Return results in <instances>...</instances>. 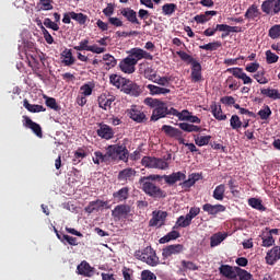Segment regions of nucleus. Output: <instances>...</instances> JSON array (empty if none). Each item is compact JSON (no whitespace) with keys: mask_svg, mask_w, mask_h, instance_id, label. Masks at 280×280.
Segmentation results:
<instances>
[{"mask_svg":"<svg viewBox=\"0 0 280 280\" xmlns=\"http://www.w3.org/2000/svg\"><path fill=\"white\" fill-rule=\"evenodd\" d=\"M121 91H124L126 95H131L132 97H139V95H141V88L129 79H127Z\"/></svg>","mask_w":280,"mask_h":280,"instance_id":"dca6fc26","label":"nucleus"},{"mask_svg":"<svg viewBox=\"0 0 280 280\" xmlns=\"http://www.w3.org/2000/svg\"><path fill=\"white\" fill-rule=\"evenodd\" d=\"M279 36H280V24H276L270 27L269 37L275 40V39L279 38Z\"/></svg>","mask_w":280,"mask_h":280,"instance_id":"69168bd1","label":"nucleus"},{"mask_svg":"<svg viewBox=\"0 0 280 280\" xmlns=\"http://www.w3.org/2000/svg\"><path fill=\"white\" fill-rule=\"evenodd\" d=\"M202 211H205V213H208V215H212L213 218H215V215H218L219 213H224V211H226V207L222 203H205L202 206Z\"/></svg>","mask_w":280,"mask_h":280,"instance_id":"ddd939ff","label":"nucleus"},{"mask_svg":"<svg viewBox=\"0 0 280 280\" xmlns=\"http://www.w3.org/2000/svg\"><path fill=\"white\" fill-rule=\"evenodd\" d=\"M254 80H256L258 84H268V79L265 78L264 71H258L256 74H254Z\"/></svg>","mask_w":280,"mask_h":280,"instance_id":"338daca9","label":"nucleus"},{"mask_svg":"<svg viewBox=\"0 0 280 280\" xmlns=\"http://www.w3.org/2000/svg\"><path fill=\"white\" fill-rule=\"evenodd\" d=\"M128 156H130V152L126 145L112 144L107 147L105 154L102 153V151H95L92 161L95 165H100V163H110V161H117V159L128 163Z\"/></svg>","mask_w":280,"mask_h":280,"instance_id":"f257e3e1","label":"nucleus"},{"mask_svg":"<svg viewBox=\"0 0 280 280\" xmlns=\"http://www.w3.org/2000/svg\"><path fill=\"white\" fill-rule=\"evenodd\" d=\"M178 127L180 130H184V132H201L202 127L194 125V124H188V122H179Z\"/></svg>","mask_w":280,"mask_h":280,"instance_id":"ea45409f","label":"nucleus"},{"mask_svg":"<svg viewBox=\"0 0 280 280\" xmlns=\"http://www.w3.org/2000/svg\"><path fill=\"white\" fill-rule=\"evenodd\" d=\"M141 165L149 170H167L170 167L167 161L154 156H143L141 160Z\"/></svg>","mask_w":280,"mask_h":280,"instance_id":"20e7f679","label":"nucleus"},{"mask_svg":"<svg viewBox=\"0 0 280 280\" xmlns=\"http://www.w3.org/2000/svg\"><path fill=\"white\" fill-rule=\"evenodd\" d=\"M130 196V188L122 187L118 191L113 192L114 200L118 202H124Z\"/></svg>","mask_w":280,"mask_h":280,"instance_id":"7c9ffc66","label":"nucleus"},{"mask_svg":"<svg viewBox=\"0 0 280 280\" xmlns=\"http://www.w3.org/2000/svg\"><path fill=\"white\" fill-rule=\"evenodd\" d=\"M98 129L96 130V133L101 139H105L106 141H109V139H113L115 137V131L113 130V127L106 125V124H100Z\"/></svg>","mask_w":280,"mask_h":280,"instance_id":"6ab92c4d","label":"nucleus"},{"mask_svg":"<svg viewBox=\"0 0 280 280\" xmlns=\"http://www.w3.org/2000/svg\"><path fill=\"white\" fill-rule=\"evenodd\" d=\"M176 54L180 58V60H183V62H187V65H192L197 61L194 57H191V55L187 54L186 51L178 50L176 51Z\"/></svg>","mask_w":280,"mask_h":280,"instance_id":"3c124183","label":"nucleus"},{"mask_svg":"<svg viewBox=\"0 0 280 280\" xmlns=\"http://www.w3.org/2000/svg\"><path fill=\"white\" fill-rule=\"evenodd\" d=\"M104 207H108V201L96 199L94 201H90L89 205L84 208L85 213H94V211H100V209H104Z\"/></svg>","mask_w":280,"mask_h":280,"instance_id":"5701e85b","label":"nucleus"},{"mask_svg":"<svg viewBox=\"0 0 280 280\" xmlns=\"http://www.w3.org/2000/svg\"><path fill=\"white\" fill-rule=\"evenodd\" d=\"M128 79L122 78L121 75L118 74H112L109 75V82L113 84V86H116V89H124L126 82Z\"/></svg>","mask_w":280,"mask_h":280,"instance_id":"72a5a7b5","label":"nucleus"},{"mask_svg":"<svg viewBox=\"0 0 280 280\" xmlns=\"http://www.w3.org/2000/svg\"><path fill=\"white\" fill-rule=\"evenodd\" d=\"M128 56L133 58V60H136V65H138L139 60H154V56H152V54L143 50L142 48L136 47V48H131L128 51Z\"/></svg>","mask_w":280,"mask_h":280,"instance_id":"423d86ee","label":"nucleus"},{"mask_svg":"<svg viewBox=\"0 0 280 280\" xmlns=\"http://www.w3.org/2000/svg\"><path fill=\"white\" fill-rule=\"evenodd\" d=\"M270 115H272V110L268 105L264 106V108L258 112V116L262 120L270 119Z\"/></svg>","mask_w":280,"mask_h":280,"instance_id":"052dcab7","label":"nucleus"},{"mask_svg":"<svg viewBox=\"0 0 280 280\" xmlns=\"http://www.w3.org/2000/svg\"><path fill=\"white\" fill-rule=\"evenodd\" d=\"M61 58H63L61 62L65 67H71L72 65H75V57H73V52L71 51V49L66 48L61 52Z\"/></svg>","mask_w":280,"mask_h":280,"instance_id":"c756f323","label":"nucleus"},{"mask_svg":"<svg viewBox=\"0 0 280 280\" xmlns=\"http://www.w3.org/2000/svg\"><path fill=\"white\" fill-rule=\"evenodd\" d=\"M185 250V246L183 244L168 245L162 249V257L164 259H168L173 255H180Z\"/></svg>","mask_w":280,"mask_h":280,"instance_id":"4468645a","label":"nucleus"},{"mask_svg":"<svg viewBox=\"0 0 280 280\" xmlns=\"http://www.w3.org/2000/svg\"><path fill=\"white\" fill-rule=\"evenodd\" d=\"M71 19L72 21H77V23H79V25H85L86 21L89 19L88 15H85L84 13H75L73 11H71Z\"/></svg>","mask_w":280,"mask_h":280,"instance_id":"de8ad7c7","label":"nucleus"},{"mask_svg":"<svg viewBox=\"0 0 280 280\" xmlns=\"http://www.w3.org/2000/svg\"><path fill=\"white\" fill-rule=\"evenodd\" d=\"M141 280H156V275L150 270H143L141 272Z\"/></svg>","mask_w":280,"mask_h":280,"instance_id":"774afa93","label":"nucleus"},{"mask_svg":"<svg viewBox=\"0 0 280 280\" xmlns=\"http://www.w3.org/2000/svg\"><path fill=\"white\" fill-rule=\"evenodd\" d=\"M218 11H206L205 14H199L194 18L196 23L205 24L208 21H211V16H217Z\"/></svg>","mask_w":280,"mask_h":280,"instance_id":"f704fd0d","label":"nucleus"},{"mask_svg":"<svg viewBox=\"0 0 280 280\" xmlns=\"http://www.w3.org/2000/svg\"><path fill=\"white\" fill-rule=\"evenodd\" d=\"M195 143L199 148H202L203 145H209V142L211 141V136H194Z\"/></svg>","mask_w":280,"mask_h":280,"instance_id":"09e8293b","label":"nucleus"},{"mask_svg":"<svg viewBox=\"0 0 280 280\" xmlns=\"http://www.w3.org/2000/svg\"><path fill=\"white\" fill-rule=\"evenodd\" d=\"M265 248H270V246H275V237H272L270 234H267L262 236V244Z\"/></svg>","mask_w":280,"mask_h":280,"instance_id":"0e129e2a","label":"nucleus"},{"mask_svg":"<svg viewBox=\"0 0 280 280\" xmlns=\"http://www.w3.org/2000/svg\"><path fill=\"white\" fill-rule=\"evenodd\" d=\"M131 208L128 205H118L115 207V209L112 211L113 218H117L118 220H121L124 218L125 220L130 215Z\"/></svg>","mask_w":280,"mask_h":280,"instance_id":"a211bd4d","label":"nucleus"},{"mask_svg":"<svg viewBox=\"0 0 280 280\" xmlns=\"http://www.w3.org/2000/svg\"><path fill=\"white\" fill-rule=\"evenodd\" d=\"M248 205H249V207H252L253 209H256L257 211H266V207L261 202V199L249 198Z\"/></svg>","mask_w":280,"mask_h":280,"instance_id":"c03bdc74","label":"nucleus"},{"mask_svg":"<svg viewBox=\"0 0 280 280\" xmlns=\"http://www.w3.org/2000/svg\"><path fill=\"white\" fill-rule=\"evenodd\" d=\"M236 277H238L240 280H252L253 275L250 272L246 271L245 269L242 268H236Z\"/></svg>","mask_w":280,"mask_h":280,"instance_id":"6e6d98bb","label":"nucleus"},{"mask_svg":"<svg viewBox=\"0 0 280 280\" xmlns=\"http://www.w3.org/2000/svg\"><path fill=\"white\" fill-rule=\"evenodd\" d=\"M225 191L226 186L224 184H220L214 188L212 192V198H214V200H219V202H222V200H224Z\"/></svg>","mask_w":280,"mask_h":280,"instance_id":"4c0bfd02","label":"nucleus"},{"mask_svg":"<svg viewBox=\"0 0 280 280\" xmlns=\"http://www.w3.org/2000/svg\"><path fill=\"white\" fill-rule=\"evenodd\" d=\"M140 185H142V191H144L147 196H150V198H155L158 200L167 198V192L162 190L156 184H154V182L140 183Z\"/></svg>","mask_w":280,"mask_h":280,"instance_id":"7ed1b4c3","label":"nucleus"},{"mask_svg":"<svg viewBox=\"0 0 280 280\" xmlns=\"http://www.w3.org/2000/svg\"><path fill=\"white\" fill-rule=\"evenodd\" d=\"M178 237H180V232L173 230L160 238V244H167V242H172V240H178Z\"/></svg>","mask_w":280,"mask_h":280,"instance_id":"79ce46f5","label":"nucleus"},{"mask_svg":"<svg viewBox=\"0 0 280 280\" xmlns=\"http://www.w3.org/2000/svg\"><path fill=\"white\" fill-rule=\"evenodd\" d=\"M153 250L154 249L152 247H147L142 252L136 253V257H138L140 261H143L145 264V261L148 260V257L151 256Z\"/></svg>","mask_w":280,"mask_h":280,"instance_id":"603ef678","label":"nucleus"},{"mask_svg":"<svg viewBox=\"0 0 280 280\" xmlns=\"http://www.w3.org/2000/svg\"><path fill=\"white\" fill-rule=\"evenodd\" d=\"M75 51H91V46L89 45V38H85L79 43V46H74Z\"/></svg>","mask_w":280,"mask_h":280,"instance_id":"4d7b16f0","label":"nucleus"},{"mask_svg":"<svg viewBox=\"0 0 280 280\" xmlns=\"http://www.w3.org/2000/svg\"><path fill=\"white\" fill-rule=\"evenodd\" d=\"M259 16V9L252 4L245 12V19H257Z\"/></svg>","mask_w":280,"mask_h":280,"instance_id":"5fc2aeb1","label":"nucleus"},{"mask_svg":"<svg viewBox=\"0 0 280 280\" xmlns=\"http://www.w3.org/2000/svg\"><path fill=\"white\" fill-rule=\"evenodd\" d=\"M177 5L175 3H166L162 7V12L165 16H172L174 12L177 10Z\"/></svg>","mask_w":280,"mask_h":280,"instance_id":"864d4df0","label":"nucleus"},{"mask_svg":"<svg viewBox=\"0 0 280 280\" xmlns=\"http://www.w3.org/2000/svg\"><path fill=\"white\" fill-rule=\"evenodd\" d=\"M226 73H232L234 78L237 80H242L243 84H253V79L244 72L243 68L236 67V68H228Z\"/></svg>","mask_w":280,"mask_h":280,"instance_id":"9d476101","label":"nucleus"},{"mask_svg":"<svg viewBox=\"0 0 280 280\" xmlns=\"http://www.w3.org/2000/svg\"><path fill=\"white\" fill-rule=\"evenodd\" d=\"M236 268H240V267H233L230 265H221L219 267V272L222 277H225V279H237Z\"/></svg>","mask_w":280,"mask_h":280,"instance_id":"412c9836","label":"nucleus"},{"mask_svg":"<svg viewBox=\"0 0 280 280\" xmlns=\"http://www.w3.org/2000/svg\"><path fill=\"white\" fill-rule=\"evenodd\" d=\"M44 98H46L45 104L48 108L56 110V113H60L61 107L58 105V102H56V98L49 97L47 95H45Z\"/></svg>","mask_w":280,"mask_h":280,"instance_id":"37998d69","label":"nucleus"},{"mask_svg":"<svg viewBox=\"0 0 280 280\" xmlns=\"http://www.w3.org/2000/svg\"><path fill=\"white\" fill-rule=\"evenodd\" d=\"M230 125L232 130H240V128H242V120L240 119V116L233 115L230 119Z\"/></svg>","mask_w":280,"mask_h":280,"instance_id":"13d9d810","label":"nucleus"},{"mask_svg":"<svg viewBox=\"0 0 280 280\" xmlns=\"http://www.w3.org/2000/svg\"><path fill=\"white\" fill-rule=\"evenodd\" d=\"M158 77H159V74H156L155 70L152 69L151 67H148L144 70V78L147 80H150V82H154V80H156Z\"/></svg>","mask_w":280,"mask_h":280,"instance_id":"680f3d73","label":"nucleus"},{"mask_svg":"<svg viewBox=\"0 0 280 280\" xmlns=\"http://www.w3.org/2000/svg\"><path fill=\"white\" fill-rule=\"evenodd\" d=\"M23 106L24 108H26V110H28V113H45V110H47V108H45L43 105L30 104V101H27V98L23 101Z\"/></svg>","mask_w":280,"mask_h":280,"instance_id":"58836bf2","label":"nucleus"},{"mask_svg":"<svg viewBox=\"0 0 280 280\" xmlns=\"http://www.w3.org/2000/svg\"><path fill=\"white\" fill-rule=\"evenodd\" d=\"M228 234L218 232L210 236V248H215V246H220L226 240Z\"/></svg>","mask_w":280,"mask_h":280,"instance_id":"bb28decb","label":"nucleus"},{"mask_svg":"<svg viewBox=\"0 0 280 280\" xmlns=\"http://www.w3.org/2000/svg\"><path fill=\"white\" fill-rule=\"evenodd\" d=\"M120 14L128 21V23H131V25H141V21H139V18H137V11H135L132 8L127 7L120 9Z\"/></svg>","mask_w":280,"mask_h":280,"instance_id":"f8f14e48","label":"nucleus"},{"mask_svg":"<svg viewBox=\"0 0 280 280\" xmlns=\"http://www.w3.org/2000/svg\"><path fill=\"white\" fill-rule=\"evenodd\" d=\"M191 80L192 82H200L202 80V66L198 60L191 63Z\"/></svg>","mask_w":280,"mask_h":280,"instance_id":"393cba45","label":"nucleus"},{"mask_svg":"<svg viewBox=\"0 0 280 280\" xmlns=\"http://www.w3.org/2000/svg\"><path fill=\"white\" fill-rule=\"evenodd\" d=\"M222 47V42H212L202 46L199 49H205V51H218Z\"/></svg>","mask_w":280,"mask_h":280,"instance_id":"8fccbe9b","label":"nucleus"},{"mask_svg":"<svg viewBox=\"0 0 280 280\" xmlns=\"http://www.w3.org/2000/svg\"><path fill=\"white\" fill-rule=\"evenodd\" d=\"M100 108H103V110H108L110 106H113V102H115V97L106 96V94H101L97 98Z\"/></svg>","mask_w":280,"mask_h":280,"instance_id":"cd10ccee","label":"nucleus"},{"mask_svg":"<svg viewBox=\"0 0 280 280\" xmlns=\"http://www.w3.org/2000/svg\"><path fill=\"white\" fill-rule=\"evenodd\" d=\"M200 178H201L200 174L192 173L188 176V179L185 178L182 183H179V187H182L184 191H189V189H191V187H194L196 183L200 180Z\"/></svg>","mask_w":280,"mask_h":280,"instance_id":"aec40b11","label":"nucleus"},{"mask_svg":"<svg viewBox=\"0 0 280 280\" xmlns=\"http://www.w3.org/2000/svg\"><path fill=\"white\" fill-rule=\"evenodd\" d=\"M104 69L106 71H110V69H115L117 67V59L110 54L103 55Z\"/></svg>","mask_w":280,"mask_h":280,"instance_id":"2f4dec72","label":"nucleus"},{"mask_svg":"<svg viewBox=\"0 0 280 280\" xmlns=\"http://www.w3.org/2000/svg\"><path fill=\"white\" fill-rule=\"evenodd\" d=\"M162 132H164L166 137H171V139H176V140L183 135V131H180V129L176 127H172L170 125L162 126Z\"/></svg>","mask_w":280,"mask_h":280,"instance_id":"b1692460","label":"nucleus"},{"mask_svg":"<svg viewBox=\"0 0 280 280\" xmlns=\"http://www.w3.org/2000/svg\"><path fill=\"white\" fill-rule=\"evenodd\" d=\"M145 106H150L153 108V113L151 116V121H159V119H163L167 117V115H172V108H167V103L160 101L159 98L147 97L144 100Z\"/></svg>","mask_w":280,"mask_h":280,"instance_id":"f03ea898","label":"nucleus"},{"mask_svg":"<svg viewBox=\"0 0 280 280\" xmlns=\"http://www.w3.org/2000/svg\"><path fill=\"white\" fill-rule=\"evenodd\" d=\"M22 118H23L22 124L24 128H28L30 130H32V132H34V135H36V137H39V139H43V128L38 125V122H35L34 120H32L30 116H23Z\"/></svg>","mask_w":280,"mask_h":280,"instance_id":"1a4fd4ad","label":"nucleus"},{"mask_svg":"<svg viewBox=\"0 0 280 280\" xmlns=\"http://www.w3.org/2000/svg\"><path fill=\"white\" fill-rule=\"evenodd\" d=\"M266 264L268 266H275L277 261L280 259V246H273L265 257Z\"/></svg>","mask_w":280,"mask_h":280,"instance_id":"4be33fe9","label":"nucleus"},{"mask_svg":"<svg viewBox=\"0 0 280 280\" xmlns=\"http://www.w3.org/2000/svg\"><path fill=\"white\" fill-rule=\"evenodd\" d=\"M191 225V222L190 220L187 218V215H180L176 223H175V226L174 229H187V226H190Z\"/></svg>","mask_w":280,"mask_h":280,"instance_id":"49530a36","label":"nucleus"},{"mask_svg":"<svg viewBox=\"0 0 280 280\" xmlns=\"http://www.w3.org/2000/svg\"><path fill=\"white\" fill-rule=\"evenodd\" d=\"M144 264H148V266H159V258L156 257V252H151L150 256L147 257V261Z\"/></svg>","mask_w":280,"mask_h":280,"instance_id":"e2e57ef3","label":"nucleus"},{"mask_svg":"<svg viewBox=\"0 0 280 280\" xmlns=\"http://www.w3.org/2000/svg\"><path fill=\"white\" fill-rule=\"evenodd\" d=\"M137 67V60L131 58L129 55L119 62V69L122 73H135Z\"/></svg>","mask_w":280,"mask_h":280,"instance_id":"9b49d317","label":"nucleus"},{"mask_svg":"<svg viewBox=\"0 0 280 280\" xmlns=\"http://www.w3.org/2000/svg\"><path fill=\"white\" fill-rule=\"evenodd\" d=\"M260 94L265 97H269V100H280V90L267 88L261 89Z\"/></svg>","mask_w":280,"mask_h":280,"instance_id":"c9c22d12","label":"nucleus"},{"mask_svg":"<svg viewBox=\"0 0 280 280\" xmlns=\"http://www.w3.org/2000/svg\"><path fill=\"white\" fill-rule=\"evenodd\" d=\"M127 115L129 116V119H132L136 124L148 121L145 113L141 112L137 105H132L131 108L127 109Z\"/></svg>","mask_w":280,"mask_h":280,"instance_id":"6e6552de","label":"nucleus"},{"mask_svg":"<svg viewBox=\"0 0 280 280\" xmlns=\"http://www.w3.org/2000/svg\"><path fill=\"white\" fill-rule=\"evenodd\" d=\"M261 12L268 16H275L280 12V1L279 0H265L260 5Z\"/></svg>","mask_w":280,"mask_h":280,"instance_id":"39448f33","label":"nucleus"},{"mask_svg":"<svg viewBox=\"0 0 280 280\" xmlns=\"http://www.w3.org/2000/svg\"><path fill=\"white\" fill-rule=\"evenodd\" d=\"M93 89H95V83L88 82L80 88V91L84 97H89L93 95Z\"/></svg>","mask_w":280,"mask_h":280,"instance_id":"a18cd8bd","label":"nucleus"},{"mask_svg":"<svg viewBox=\"0 0 280 280\" xmlns=\"http://www.w3.org/2000/svg\"><path fill=\"white\" fill-rule=\"evenodd\" d=\"M185 178H187V175L180 171L174 172L170 175H163V180L166 185H170V187L176 185V183H180V180H185Z\"/></svg>","mask_w":280,"mask_h":280,"instance_id":"2eb2a0df","label":"nucleus"},{"mask_svg":"<svg viewBox=\"0 0 280 280\" xmlns=\"http://www.w3.org/2000/svg\"><path fill=\"white\" fill-rule=\"evenodd\" d=\"M153 82L154 84H159V86H170V82H172V78L158 75Z\"/></svg>","mask_w":280,"mask_h":280,"instance_id":"bf43d9fd","label":"nucleus"},{"mask_svg":"<svg viewBox=\"0 0 280 280\" xmlns=\"http://www.w3.org/2000/svg\"><path fill=\"white\" fill-rule=\"evenodd\" d=\"M136 176L137 171L132 167H127L118 173L117 180L121 183V185H128V183H132V180H135Z\"/></svg>","mask_w":280,"mask_h":280,"instance_id":"0eeeda50","label":"nucleus"},{"mask_svg":"<svg viewBox=\"0 0 280 280\" xmlns=\"http://www.w3.org/2000/svg\"><path fill=\"white\" fill-rule=\"evenodd\" d=\"M171 114L173 117H177L179 121H189V117L191 116V113L187 109H183L182 112H178V109L171 107Z\"/></svg>","mask_w":280,"mask_h":280,"instance_id":"473e14b6","label":"nucleus"},{"mask_svg":"<svg viewBox=\"0 0 280 280\" xmlns=\"http://www.w3.org/2000/svg\"><path fill=\"white\" fill-rule=\"evenodd\" d=\"M77 270L79 275H82L83 277H93L94 271L93 267L86 260H83L78 267Z\"/></svg>","mask_w":280,"mask_h":280,"instance_id":"a878e982","label":"nucleus"},{"mask_svg":"<svg viewBox=\"0 0 280 280\" xmlns=\"http://www.w3.org/2000/svg\"><path fill=\"white\" fill-rule=\"evenodd\" d=\"M217 32H223L221 34V38H226L230 36L231 33H240L242 32V26H231L229 24H217L215 25Z\"/></svg>","mask_w":280,"mask_h":280,"instance_id":"f3484780","label":"nucleus"},{"mask_svg":"<svg viewBox=\"0 0 280 280\" xmlns=\"http://www.w3.org/2000/svg\"><path fill=\"white\" fill-rule=\"evenodd\" d=\"M178 127L180 130H184V132H201L202 127L194 125V124H188V122H179Z\"/></svg>","mask_w":280,"mask_h":280,"instance_id":"a19ab883","label":"nucleus"},{"mask_svg":"<svg viewBox=\"0 0 280 280\" xmlns=\"http://www.w3.org/2000/svg\"><path fill=\"white\" fill-rule=\"evenodd\" d=\"M167 219V212L166 211H159L156 215H154L150 220V226H163L165 223V220Z\"/></svg>","mask_w":280,"mask_h":280,"instance_id":"c85d7f7f","label":"nucleus"},{"mask_svg":"<svg viewBox=\"0 0 280 280\" xmlns=\"http://www.w3.org/2000/svg\"><path fill=\"white\" fill-rule=\"evenodd\" d=\"M210 108H211V113H212L213 117H214L215 119H218V121H224V120H226V115H224V114L222 113V106H220V105L213 103V104L210 106Z\"/></svg>","mask_w":280,"mask_h":280,"instance_id":"e433bc0d","label":"nucleus"}]
</instances>
